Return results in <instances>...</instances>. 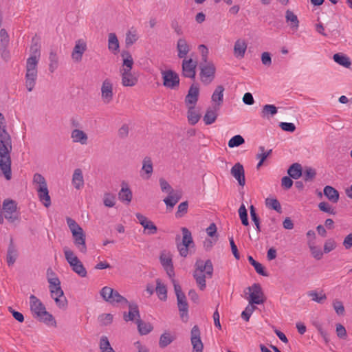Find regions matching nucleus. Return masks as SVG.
Instances as JSON below:
<instances>
[{"label":"nucleus","mask_w":352,"mask_h":352,"mask_svg":"<svg viewBox=\"0 0 352 352\" xmlns=\"http://www.w3.org/2000/svg\"><path fill=\"white\" fill-rule=\"evenodd\" d=\"M182 198V193L179 191H175L172 192L171 194H168V196L164 199V202L166 204L167 208H173L176 204L178 203V201Z\"/></svg>","instance_id":"28"},{"label":"nucleus","mask_w":352,"mask_h":352,"mask_svg":"<svg viewBox=\"0 0 352 352\" xmlns=\"http://www.w3.org/2000/svg\"><path fill=\"white\" fill-rule=\"evenodd\" d=\"M12 149V139L6 131L4 116L0 113V169L7 180H10L12 177L10 157Z\"/></svg>","instance_id":"1"},{"label":"nucleus","mask_w":352,"mask_h":352,"mask_svg":"<svg viewBox=\"0 0 352 352\" xmlns=\"http://www.w3.org/2000/svg\"><path fill=\"white\" fill-rule=\"evenodd\" d=\"M38 58L36 57V54L27 59L25 86L28 91H32L35 87L38 76Z\"/></svg>","instance_id":"4"},{"label":"nucleus","mask_w":352,"mask_h":352,"mask_svg":"<svg viewBox=\"0 0 352 352\" xmlns=\"http://www.w3.org/2000/svg\"><path fill=\"white\" fill-rule=\"evenodd\" d=\"M138 328L141 335H146L153 330V326L149 322H144L140 319L137 320Z\"/></svg>","instance_id":"44"},{"label":"nucleus","mask_w":352,"mask_h":352,"mask_svg":"<svg viewBox=\"0 0 352 352\" xmlns=\"http://www.w3.org/2000/svg\"><path fill=\"white\" fill-rule=\"evenodd\" d=\"M256 309V307L254 305L248 306L245 309L242 311L241 313V318L245 320V321H248L250 320V318L252 314V312Z\"/></svg>","instance_id":"64"},{"label":"nucleus","mask_w":352,"mask_h":352,"mask_svg":"<svg viewBox=\"0 0 352 352\" xmlns=\"http://www.w3.org/2000/svg\"><path fill=\"white\" fill-rule=\"evenodd\" d=\"M120 72L122 76V85L124 87H133L138 83V78L131 71L120 69Z\"/></svg>","instance_id":"20"},{"label":"nucleus","mask_w":352,"mask_h":352,"mask_svg":"<svg viewBox=\"0 0 352 352\" xmlns=\"http://www.w3.org/2000/svg\"><path fill=\"white\" fill-rule=\"evenodd\" d=\"M177 307L182 320L186 322L188 320V305L185 294H179L177 297Z\"/></svg>","instance_id":"16"},{"label":"nucleus","mask_w":352,"mask_h":352,"mask_svg":"<svg viewBox=\"0 0 352 352\" xmlns=\"http://www.w3.org/2000/svg\"><path fill=\"white\" fill-rule=\"evenodd\" d=\"M318 208L321 211L327 212V213H328L329 214H333L334 215V214H336V212L335 211V210L327 202H324V201L320 202L318 204Z\"/></svg>","instance_id":"58"},{"label":"nucleus","mask_w":352,"mask_h":352,"mask_svg":"<svg viewBox=\"0 0 352 352\" xmlns=\"http://www.w3.org/2000/svg\"><path fill=\"white\" fill-rule=\"evenodd\" d=\"M65 259L71 266L72 270L80 277H86L87 270L84 267L82 263L75 256L73 251L67 247L63 248Z\"/></svg>","instance_id":"6"},{"label":"nucleus","mask_w":352,"mask_h":352,"mask_svg":"<svg viewBox=\"0 0 352 352\" xmlns=\"http://www.w3.org/2000/svg\"><path fill=\"white\" fill-rule=\"evenodd\" d=\"M67 223L72 234H74V231L79 232L82 230V228L76 223L75 220L72 219V218H67Z\"/></svg>","instance_id":"60"},{"label":"nucleus","mask_w":352,"mask_h":352,"mask_svg":"<svg viewBox=\"0 0 352 352\" xmlns=\"http://www.w3.org/2000/svg\"><path fill=\"white\" fill-rule=\"evenodd\" d=\"M100 294L102 298L111 305H126L129 303V301L126 298L120 294L117 290H115L111 287L107 286L102 287Z\"/></svg>","instance_id":"7"},{"label":"nucleus","mask_w":352,"mask_h":352,"mask_svg":"<svg viewBox=\"0 0 352 352\" xmlns=\"http://www.w3.org/2000/svg\"><path fill=\"white\" fill-rule=\"evenodd\" d=\"M250 292L249 302L251 305H261L265 301L264 293L261 286L258 283H254L252 286L247 288Z\"/></svg>","instance_id":"11"},{"label":"nucleus","mask_w":352,"mask_h":352,"mask_svg":"<svg viewBox=\"0 0 352 352\" xmlns=\"http://www.w3.org/2000/svg\"><path fill=\"white\" fill-rule=\"evenodd\" d=\"M177 56L180 58H185L190 51V47L187 41L183 38H179L177 43Z\"/></svg>","instance_id":"30"},{"label":"nucleus","mask_w":352,"mask_h":352,"mask_svg":"<svg viewBox=\"0 0 352 352\" xmlns=\"http://www.w3.org/2000/svg\"><path fill=\"white\" fill-rule=\"evenodd\" d=\"M219 109L218 106H212L206 109V113L203 118V120L206 125L212 124L216 121Z\"/></svg>","instance_id":"22"},{"label":"nucleus","mask_w":352,"mask_h":352,"mask_svg":"<svg viewBox=\"0 0 352 352\" xmlns=\"http://www.w3.org/2000/svg\"><path fill=\"white\" fill-rule=\"evenodd\" d=\"M50 64H49V70L50 72L53 73L57 68L58 65V58L56 53L54 51H51L49 56Z\"/></svg>","instance_id":"46"},{"label":"nucleus","mask_w":352,"mask_h":352,"mask_svg":"<svg viewBox=\"0 0 352 352\" xmlns=\"http://www.w3.org/2000/svg\"><path fill=\"white\" fill-rule=\"evenodd\" d=\"M316 170L311 167H306L303 174V179L305 182H311L316 177Z\"/></svg>","instance_id":"55"},{"label":"nucleus","mask_w":352,"mask_h":352,"mask_svg":"<svg viewBox=\"0 0 352 352\" xmlns=\"http://www.w3.org/2000/svg\"><path fill=\"white\" fill-rule=\"evenodd\" d=\"M201 333L197 325H195L190 332V341L192 345V352H203L204 344L200 337Z\"/></svg>","instance_id":"12"},{"label":"nucleus","mask_w":352,"mask_h":352,"mask_svg":"<svg viewBox=\"0 0 352 352\" xmlns=\"http://www.w3.org/2000/svg\"><path fill=\"white\" fill-rule=\"evenodd\" d=\"M103 203L107 207H113L116 204V196L110 192H105L104 195Z\"/></svg>","instance_id":"50"},{"label":"nucleus","mask_w":352,"mask_h":352,"mask_svg":"<svg viewBox=\"0 0 352 352\" xmlns=\"http://www.w3.org/2000/svg\"><path fill=\"white\" fill-rule=\"evenodd\" d=\"M160 188L162 192L168 194H171L175 190L172 188L169 183L164 178H160L159 180Z\"/></svg>","instance_id":"56"},{"label":"nucleus","mask_w":352,"mask_h":352,"mask_svg":"<svg viewBox=\"0 0 352 352\" xmlns=\"http://www.w3.org/2000/svg\"><path fill=\"white\" fill-rule=\"evenodd\" d=\"M98 321L102 326H107L113 321V315L111 314H103L98 316Z\"/></svg>","instance_id":"57"},{"label":"nucleus","mask_w":352,"mask_h":352,"mask_svg":"<svg viewBox=\"0 0 352 352\" xmlns=\"http://www.w3.org/2000/svg\"><path fill=\"white\" fill-rule=\"evenodd\" d=\"M38 192V197L39 200L43 204V205L48 208L51 206V198L49 195V190L47 188V186L43 188H36Z\"/></svg>","instance_id":"27"},{"label":"nucleus","mask_w":352,"mask_h":352,"mask_svg":"<svg viewBox=\"0 0 352 352\" xmlns=\"http://www.w3.org/2000/svg\"><path fill=\"white\" fill-rule=\"evenodd\" d=\"M71 138L74 143H80L82 145L87 144L88 136L85 132L78 129L72 131Z\"/></svg>","instance_id":"24"},{"label":"nucleus","mask_w":352,"mask_h":352,"mask_svg":"<svg viewBox=\"0 0 352 352\" xmlns=\"http://www.w3.org/2000/svg\"><path fill=\"white\" fill-rule=\"evenodd\" d=\"M324 195L333 203H337L339 200V192L334 188L326 186L324 188Z\"/></svg>","instance_id":"35"},{"label":"nucleus","mask_w":352,"mask_h":352,"mask_svg":"<svg viewBox=\"0 0 352 352\" xmlns=\"http://www.w3.org/2000/svg\"><path fill=\"white\" fill-rule=\"evenodd\" d=\"M239 217L241 220V223L243 226H247L249 225L248 212L245 205L243 204L239 209Z\"/></svg>","instance_id":"53"},{"label":"nucleus","mask_w":352,"mask_h":352,"mask_svg":"<svg viewBox=\"0 0 352 352\" xmlns=\"http://www.w3.org/2000/svg\"><path fill=\"white\" fill-rule=\"evenodd\" d=\"M47 275L48 276L49 289L52 298L54 299L58 307L65 308L67 300L64 296L63 291L60 287L59 278L55 276V273L50 268L47 270Z\"/></svg>","instance_id":"2"},{"label":"nucleus","mask_w":352,"mask_h":352,"mask_svg":"<svg viewBox=\"0 0 352 352\" xmlns=\"http://www.w3.org/2000/svg\"><path fill=\"white\" fill-rule=\"evenodd\" d=\"M174 340V337L172 336L169 333L165 332L161 335L159 346L161 348H165L169 345Z\"/></svg>","instance_id":"47"},{"label":"nucleus","mask_w":352,"mask_h":352,"mask_svg":"<svg viewBox=\"0 0 352 352\" xmlns=\"http://www.w3.org/2000/svg\"><path fill=\"white\" fill-rule=\"evenodd\" d=\"M113 98V84L109 78L103 80L101 86V98L104 104H109Z\"/></svg>","instance_id":"13"},{"label":"nucleus","mask_w":352,"mask_h":352,"mask_svg":"<svg viewBox=\"0 0 352 352\" xmlns=\"http://www.w3.org/2000/svg\"><path fill=\"white\" fill-rule=\"evenodd\" d=\"M132 192L131 189L128 187V185L123 182L122 184V188L118 192V198L122 202H126V204H129L132 199Z\"/></svg>","instance_id":"26"},{"label":"nucleus","mask_w":352,"mask_h":352,"mask_svg":"<svg viewBox=\"0 0 352 352\" xmlns=\"http://www.w3.org/2000/svg\"><path fill=\"white\" fill-rule=\"evenodd\" d=\"M33 183L38 184V188H43L47 186L45 177L39 173H35L34 175Z\"/></svg>","instance_id":"61"},{"label":"nucleus","mask_w":352,"mask_h":352,"mask_svg":"<svg viewBox=\"0 0 352 352\" xmlns=\"http://www.w3.org/2000/svg\"><path fill=\"white\" fill-rule=\"evenodd\" d=\"M139 38L138 32L135 29L132 28L131 30L127 31L125 37V45L126 47H129L133 45Z\"/></svg>","instance_id":"38"},{"label":"nucleus","mask_w":352,"mask_h":352,"mask_svg":"<svg viewBox=\"0 0 352 352\" xmlns=\"http://www.w3.org/2000/svg\"><path fill=\"white\" fill-rule=\"evenodd\" d=\"M17 256V250H16L14 245L12 244V242L11 241L10 244L8 246L6 256V261L9 266L12 265L15 263Z\"/></svg>","instance_id":"40"},{"label":"nucleus","mask_w":352,"mask_h":352,"mask_svg":"<svg viewBox=\"0 0 352 352\" xmlns=\"http://www.w3.org/2000/svg\"><path fill=\"white\" fill-rule=\"evenodd\" d=\"M212 274L213 265L210 259H208L206 261H204L201 259L197 260L193 276L201 290H204L206 287V278H212Z\"/></svg>","instance_id":"3"},{"label":"nucleus","mask_w":352,"mask_h":352,"mask_svg":"<svg viewBox=\"0 0 352 352\" xmlns=\"http://www.w3.org/2000/svg\"><path fill=\"white\" fill-rule=\"evenodd\" d=\"M249 263L254 267L256 272L263 276H268V273L265 270L263 265L255 261L252 256L248 257Z\"/></svg>","instance_id":"43"},{"label":"nucleus","mask_w":352,"mask_h":352,"mask_svg":"<svg viewBox=\"0 0 352 352\" xmlns=\"http://www.w3.org/2000/svg\"><path fill=\"white\" fill-rule=\"evenodd\" d=\"M197 63L192 58L184 59L182 61V75L186 78L194 79L196 75Z\"/></svg>","instance_id":"14"},{"label":"nucleus","mask_w":352,"mask_h":352,"mask_svg":"<svg viewBox=\"0 0 352 352\" xmlns=\"http://www.w3.org/2000/svg\"><path fill=\"white\" fill-rule=\"evenodd\" d=\"M87 50L86 42L82 39H78L76 41L75 46L72 53V58L76 62H80L85 52Z\"/></svg>","instance_id":"18"},{"label":"nucleus","mask_w":352,"mask_h":352,"mask_svg":"<svg viewBox=\"0 0 352 352\" xmlns=\"http://www.w3.org/2000/svg\"><path fill=\"white\" fill-rule=\"evenodd\" d=\"M127 305H129V311L128 315L126 313H124V320L127 322L129 320H133L136 317L138 318V319H140V315L138 305L136 303H131L129 302Z\"/></svg>","instance_id":"29"},{"label":"nucleus","mask_w":352,"mask_h":352,"mask_svg":"<svg viewBox=\"0 0 352 352\" xmlns=\"http://www.w3.org/2000/svg\"><path fill=\"white\" fill-rule=\"evenodd\" d=\"M163 85L170 89H177L179 86V75L171 69L162 71Z\"/></svg>","instance_id":"10"},{"label":"nucleus","mask_w":352,"mask_h":352,"mask_svg":"<svg viewBox=\"0 0 352 352\" xmlns=\"http://www.w3.org/2000/svg\"><path fill=\"white\" fill-rule=\"evenodd\" d=\"M285 20L287 23H290L289 27L293 30H297L299 28V20L297 16L290 10L285 12Z\"/></svg>","instance_id":"34"},{"label":"nucleus","mask_w":352,"mask_h":352,"mask_svg":"<svg viewBox=\"0 0 352 352\" xmlns=\"http://www.w3.org/2000/svg\"><path fill=\"white\" fill-rule=\"evenodd\" d=\"M188 202L187 201H183L177 207V211L175 213L177 218H181L188 212Z\"/></svg>","instance_id":"54"},{"label":"nucleus","mask_w":352,"mask_h":352,"mask_svg":"<svg viewBox=\"0 0 352 352\" xmlns=\"http://www.w3.org/2000/svg\"><path fill=\"white\" fill-rule=\"evenodd\" d=\"M187 118L188 122L191 125H195L199 122L201 115L195 111V107H188Z\"/></svg>","instance_id":"42"},{"label":"nucleus","mask_w":352,"mask_h":352,"mask_svg":"<svg viewBox=\"0 0 352 352\" xmlns=\"http://www.w3.org/2000/svg\"><path fill=\"white\" fill-rule=\"evenodd\" d=\"M308 296L311 297L312 300L318 303H323V302L327 299L325 294H320V296H319L318 294L315 291L309 292Z\"/></svg>","instance_id":"59"},{"label":"nucleus","mask_w":352,"mask_h":352,"mask_svg":"<svg viewBox=\"0 0 352 352\" xmlns=\"http://www.w3.org/2000/svg\"><path fill=\"white\" fill-rule=\"evenodd\" d=\"M182 232L183 234L182 245L190 246L193 245L194 242L190 231L186 228H182Z\"/></svg>","instance_id":"45"},{"label":"nucleus","mask_w":352,"mask_h":352,"mask_svg":"<svg viewBox=\"0 0 352 352\" xmlns=\"http://www.w3.org/2000/svg\"><path fill=\"white\" fill-rule=\"evenodd\" d=\"M333 58L336 63H337L340 65H342L346 68H349L351 65V62L348 56H346V55H344V54H342L340 53L335 54L333 55Z\"/></svg>","instance_id":"41"},{"label":"nucleus","mask_w":352,"mask_h":352,"mask_svg":"<svg viewBox=\"0 0 352 352\" xmlns=\"http://www.w3.org/2000/svg\"><path fill=\"white\" fill-rule=\"evenodd\" d=\"M231 175L238 182L239 186L243 187L245 184V170L243 166L239 163H236L230 170Z\"/></svg>","instance_id":"17"},{"label":"nucleus","mask_w":352,"mask_h":352,"mask_svg":"<svg viewBox=\"0 0 352 352\" xmlns=\"http://www.w3.org/2000/svg\"><path fill=\"white\" fill-rule=\"evenodd\" d=\"M302 166L298 163L292 164L287 170V174L290 177L297 179L302 176Z\"/></svg>","instance_id":"37"},{"label":"nucleus","mask_w":352,"mask_h":352,"mask_svg":"<svg viewBox=\"0 0 352 352\" xmlns=\"http://www.w3.org/2000/svg\"><path fill=\"white\" fill-rule=\"evenodd\" d=\"M72 184L77 190L80 189L84 186V179L82 170L76 168L74 170L72 175Z\"/></svg>","instance_id":"33"},{"label":"nucleus","mask_w":352,"mask_h":352,"mask_svg":"<svg viewBox=\"0 0 352 352\" xmlns=\"http://www.w3.org/2000/svg\"><path fill=\"white\" fill-rule=\"evenodd\" d=\"M160 262L164 270H166L168 276L173 278L175 276L174 267L172 262V258L166 254H161Z\"/></svg>","instance_id":"23"},{"label":"nucleus","mask_w":352,"mask_h":352,"mask_svg":"<svg viewBox=\"0 0 352 352\" xmlns=\"http://www.w3.org/2000/svg\"><path fill=\"white\" fill-rule=\"evenodd\" d=\"M121 56L123 58V64L120 69L131 71L134 63L131 54L128 51H123Z\"/></svg>","instance_id":"36"},{"label":"nucleus","mask_w":352,"mask_h":352,"mask_svg":"<svg viewBox=\"0 0 352 352\" xmlns=\"http://www.w3.org/2000/svg\"><path fill=\"white\" fill-rule=\"evenodd\" d=\"M277 113L276 107L273 104H265L263 106L261 116L263 118L268 117L269 116H273Z\"/></svg>","instance_id":"48"},{"label":"nucleus","mask_w":352,"mask_h":352,"mask_svg":"<svg viewBox=\"0 0 352 352\" xmlns=\"http://www.w3.org/2000/svg\"><path fill=\"white\" fill-rule=\"evenodd\" d=\"M200 68V78L204 85H209L214 78L215 76V67L212 63H201Z\"/></svg>","instance_id":"9"},{"label":"nucleus","mask_w":352,"mask_h":352,"mask_svg":"<svg viewBox=\"0 0 352 352\" xmlns=\"http://www.w3.org/2000/svg\"><path fill=\"white\" fill-rule=\"evenodd\" d=\"M153 171V162L150 157H145L142 160L140 175L142 178L149 179Z\"/></svg>","instance_id":"21"},{"label":"nucleus","mask_w":352,"mask_h":352,"mask_svg":"<svg viewBox=\"0 0 352 352\" xmlns=\"http://www.w3.org/2000/svg\"><path fill=\"white\" fill-rule=\"evenodd\" d=\"M265 204L268 208L276 210L278 213L282 212L280 204L276 199L267 198L265 199Z\"/></svg>","instance_id":"49"},{"label":"nucleus","mask_w":352,"mask_h":352,"mask_svg":"<svg viewBox=\"0 0 352 352\" xmlns=\"http://www.w3.org/2000/svg\"><path fill=\"white\" fill-rule=\"evenodd\" d=\"M247 50V43L243 39L236 41L234 45V55L237 58H242L245 56Z\"/></svg>","instance_id":"25"},{"label":"nucleus","mask_w":352,"mask_h":352,"mask_svg":"<svg viewBox=\"0 0 352 352\" xmlns=\"http://www.w3.org/2000/svg\"><path fill=\"white\" fill-rule=\"evenodd\" d=\"M30 310L34 316L39 318L44 322H50L54 320V317L52 314L46 311L45 307L42 302L34 295L30 296Z\"/></svg>","instance_id":"5"},{"label":"nucleus","mask_w":352,"mask_h":352,"mask_svg":"<svg viewBox=\"0 0 352 352\" xmlns=\"http://www.w3.org/2000/svg\"><path fill=\"white\" fill-rule=\"evenodd\" d=\"M336 247V243L334 239H329L324 244V252L327 254L333 250Z\"/></svg>","instance_id":"62"},{"label":"nucleus","mask_w":352,"mask_h":352,"mask_svg":"<svg viewBox=\"0 0 352 352\" xmlns=\"http://www.w3.org/2000/svg\"><path fill=\"white\" fill-rule=\"evenodd\" d=\"M2 210L4 217L10 223L20 221V213L17 210V204L14 200L6 199L3 201Z\"/></svg>","instance_id":"8"},{"label":"nucleus","mask_w":352,"mask_h":352,"mask_svg":"<svg viewBox=\"0 0 352 352\" xmlns=\"http://www.w3.org/2000/svg\"><path fill=\"white\" fill-rule=\"evenodd\" d=\"M10 37L6 29L0 30V45H8Z\"/></svg>","instance_id":"63"},{"label":"nucleus","mask_w":352,"mask_h":352,"mask_svg":"<svg viewBox=\"0 0 352 352\" xmlns=\"http://www.w3.org/2000/svg\"><path fill=\"white\" fill-rule=\"evenodd\" d=\"M120 44L118 37L115 33H109L108 35V49L113 54H117L119 52Z\"/></svg>","instance_id":"32"},{"label":"nucleus","mask_w":352,"mask_h":352,"mask_svg":"<svg viewBox=\"0 0 352 352\" xmlns=\"http://www.w3.org/2000/svg\"><path fill=\"white\" fill-rule=\"evenodd\" d=\"M72 236L74 239V243L76 248L79 250L82 253L85 254L87 252V245H86V235L82 230L79 232H74L72 234Z\"/></svg>","instance_id":"19"},{"label":"nucleus","mask_w":352,"mask_h":352,"mask_svg":"<svg viewBox=\"0 0 352 352\" xmlns=\"http://www.w3.org/2000/svg\"><path fill=\"white\" fill-rule=\"evenodd\" d=\"M199 88L197 84H192L188 89V94L185 97V104L187 107H195L198 101Z\"/></svg>","instance_id":"15"},{"label":"nucleus","mask_w":352,"mask_h":352,"mask_svg":"<svg viewBox=\"0 0 352 352\" xmlns=\"http://www.w3.org/2000/svg\"><path fill=\"white\" fill-rule=\"evenodd\" d=\"M250 217L252 221L254 223L256 230L258 232H261V226H260V219L256 212V209L253 205H251L250 207Z\"/></svg>","instance_id":"51"},{"label":"nucleus","mask_w":352,"mask_h":352,"mask_svg":"<svg viewBox=\"0 0 352 352\" xmlns=\"http://www.w3.org/2000/svg\"><path fill=\"white\" fill-rule=\"evenodd\" d=\"M245 142L244 138L240 135L233 136L228 142L230 148L237 147Z\"/></svg>","instance_id":"52"},{"label":"nucleus","mask_w":352,"mask_h":352,"mask_svg":"<svg viewBox=\"0 0 352 352\" xmlns=\"http://www.w3.org/2000/svg\"><path fill=\"white\" fill-rule=\"evenodd\" d=\"M224 90L222 85H218L212 95V101L215 102L214 106H218V108H220L223 103Z\"/></svg>","instance_id":"31"},{"label":"nucleus","mask_w":352,"mask_h":352,"mask_svg":"<svg viewBox=\"0 0 352 352\" xmlns=\"http://www.w3.org/2000/svg\"><path fill=\"white\" fill-rule=\"evenodd\" d=\"M156 294L158 298L161 300H166L167 299V289L166 285L162 283L161 280L157 278L156 280V288H155Z\"/></svg>","instance_id":"39"}]
</instances>
